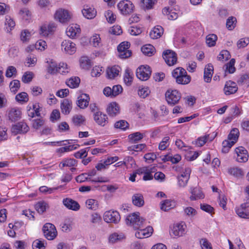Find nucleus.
Here are the masks:
<instances>
[{"label":"nucleus","mask_w":249,"mask_h":249,"mask_svg":"<svg viewBox=\"0 0 249 249\" xmlns=\"http://www.w3.org/2000/svg\"><path fill=\"white\" fill-rule=\"evenodd\" d=\"M237 23L236 18L234 17H230L226 21V27L230 31L233 30L236 26Z\"/></svg>","instance_id":"nucleus-44"},{"label":"nucleus","mask_w":249,"mask_h":249,"mask_svg":"<svg viewBox=\"0 0 249 249\" xmlns=\"http://www.w3.org/2000/svg\"><path fill=\"white\" fill-rule=\"evenodd\" d=\"M162 56L166 63L169 66L174 65L177 61V55L175 52L167 50L163 52Z\"/></svg>","instance_id":"nucleus-12"},{"label":"nucleus","mask_w":249,"mask_h":249,"mask_svg":"<svg viewBox=\"0 0 249 249\" xmlns=\"http://www.w3.org/2000/svg\"><path fill=\"white\" fill-rule=\"evenodd\" d=\"M133 204L138 207H142L144 205V201L143 196L141 194H134L132 197Z\"/></svg>","instance_id":"nucleus-36"},{"label":"nucleus","mask_w":249,"mask_h":249,"mask_svg":"<svg viewBox=\"0 0 249 249\" xmlns=\"http://www.w3.org/2000/svg\"><path fill=\"white\" fill-rule=\"evenodd\" d=\"M200 208L201 210L211 214L214 213V208L209 204L201 203Z\"/></svg>","instance_id":"nucleus-59"},{"label":"nucleus","mask_w":249,"mask_h":249,"mask_svg":"<svg viewBox=\"0 0 249 249\" xmlns=\"http://www.w3.org/2000/svg\"><path fill=\"white\" fill-rule=\"evenodd\" d=\"M80 83V79L77 76L71 77L66 81V85L71 89L78 87Z\"/></svg>","instance_id":"nucleus-34"},{"label":"nucleus","mask_w":249,"mask_h":249,"mask_svg":"<svg viewBox=\"0 0 249 249\" xmlns=\"http://www.w3.org/2000/svg\"><path fill=\"white\" fill-rule=\"evenodd\" d=\"M181 93L177 90H167L165 93L166 100L169 105L178 104L181 98Z\"/></svg>","instance_id":"nucleus-6"},{"label":"nucleus","mask_w":249,"mask_h":249,"mask_svg":"<svg viewBox=\"0 0 249 249\" xmlns=\"http://www.w3.org/2000/svg\"><path fill=\"white\" fill-rule=\"evenodd\" d=\"M231 54L230 52L226 50H222L217 56V59L220 61H226L230 59Z\"/></svg>","instance_id":"nucleus-47"},{"label":"nucleus","mask_w":249,"mask_h":249,"mask_svg":"<svg viewBox=\"0 0 249 249\" xmlns=\"http://www.w3.org/2000/svg\"><path fill=\"white\" fill-rule=\"evenodd\" d=\"M44 120L42 119H36L32 121V127L36 129H38L44 125Z\"/></svg>","instance_id":"nucleus-58"},{"label":"nucleus","mask_w":249,"mask_h":249,"mask_svg":"<svg viewBox=\"0 0 249 249\" xmlns=\"http://www.w3.org/2000/svg\"><path fill=\"white\" fill-rule=\"evenodd\" d=\"M157 171V167L155 166L150 165L147 166L146 171L144 173L142 179L144 181L151 180L153 179V176L152 173Z\"/></svg>","instance_id":"nucleus-33"},{"label":"nucleus","mask_w":249,"mask_h":249,"mask_svg":"<svg viewBox=\"0 0 249 249\" xmlns=\"http://www.w3.org/2000/svg\"><path fill=\"white\" fill-rule=\"evenodd\" d=\"M169 140V136L164 137L159 144V149L161 151L165 150L170 145Z\"/></svg>","instance_id":"nucleus-48"},{"label":"nucleus","mask_w":249,"mask_h":249,"mask_svg":"<svg viewBox=\"0 0 249 249\" xmlns=\"http://www.w3.org/2000/svg\"><path fill=\"white\" fill-rule=\"evenodd\" d=\"M150 67L147 65H142L136 70V76L138 79L142 81L147 80L151 75Z\"/></svg>","instance_id":"nucleus-8"},{"label":"nucleus","mask_w":249,"mask_h":249,"mask_svg":"<svg viewBox=\"0 0 249 249\" xmlns=\"http://www.w3.org/2000/svg\"><path fill=\"white\" fill-rule=\"evenodd\" d=\"M80 66L84 69H89L90 68V60L86 56H82L80 59Z\"/></svg>","instance_id":"nucleus-52"},{"label":"nucleus","mask_w":249,"mask_h":249,"mask_svg":"<svg viewBox=\"0 0 249 249\" xmlns=\"http://www.w3.org/2000/svg\"><path fill=\"white\" fill-rule=\"evenodd\" d=\"M228 173L235 178H240L243 177L244 172L242 168L238 167H231L228 169Z\"/></svg>","instance_id":"nucleus-31"},{"label":"nucleus","mask_w":249,"mask_h":249,"mask_svg":"<svg viewBox=\"0 0 249 249\" xmlns=\"http://www.w3.org/2000/svg\"><path fill=\"white\" fill-rule=\"evenodd\" d=\"M235 63V60L234 58H232L228 63L225 65V72L226 73L227 72L229 73H233L235 72L236 70L234 67Z\"/></svg>","instance_id":"nucleus-40"},{"label":"nucleus","mask_w":249,"mask_h":249,"mask_svg":"<svg viewBox=\"0 0 249 249\" xmlns=\"http://www.w3.org/2000/svg\"><path fill=\"white\" fill-rule=\"evenodd\" d=\"M85 117L80 114L74 115L72 119L73 124L76 126H80L85 122Z\"/></svg>","instance_id":"nucleus-46"},{"label":"nucleus","mask_w":249,"mask_h":249,"mask_svg":"<svg viewBox=\"0 0 249 249\" xmlns=\"http://www.w3.org/2000/svg\"><path fill=\"white\" fill-rule=\"evenodd\" d=\"M61 50L65 53L72 55L76 51V45L70 40H64L61 43Z\"/></svg>","instance_id":"nucleus-13"},{"label":"nucleus","mask_w":249,"mask_h":249,"mask_svg":"<svg viewBox=\"0 0 249 249\" xmlns=\"http://www.w3.org/2000/svg\"><path fill=\"white\" fill-rule=\"evenodd\" d=\"M89 149V147H86L80 149L74 154V157L76 159H82L87 157Z\"/></svg>","instance_id":"nucleus-50"},{"label":"nucleus","mask_w":249,"mask_h":249,"mask_svg":"<svg viewBox=\"0 0 249 249\" xmlns=\"http://www.w3.org/2000/svg\"><path fill=\"white\" fill-rule=\"evenodd\" d=\"M125 221L127 225L134 229H139L142 227L144 219L140 217L138 214L133 213L126 217Z\"/></svg>","instance_id":"nucleus-4"},{"label":"nucleus","mask_w":249,"mask_h":249,"mask_svg":"<svg viewBox=\"0 0 249 249\" xmlns=\"http://www.w3.org/2000/svg\"><path fill=\"white\" fill-rule=\"evenodd\" d=\"M150 93V90L148 87H143L139 89L138 91L139 95L142 98H146Z\"/></svg>","instance_id":"nucleus-62"},{"label":"nucleus","mask_w":249,"mask_h":249,"mask_svg":"<svg viewBox=\"0 0 249 249\" xmlns=\"http://www.w3.org/2000/svg\"><path fill=\"white\" fill-rule=\"evenodd\" d=\"M121 70V68L116 65L109 67L107 69V75L108 78L113 79L117 76Z\"/></svg>","instance_id":"nucleus-28"},{"label":"nucleus","mask_w":249,"mask_h":249,"mask_svg":"<svg viewBox=\"0 0 249 249\" xmlns=\"http://www.w3.org/2000/svg\"><path fill=\"white\" fill-rule=\"evenodd\" d=\"M142 53L145 55L151 56L155 53V49L153 46L151 44H146L143 46L141 48Z\"/></svg>","instance_id":"nucleus-38"},{"label":"nucleus","mask_w":249,"mask_h":249,"mask_svg":"<svg viewBox=\"0 0 249 249\" xmlns=\"http://www.w3.org/2000/svg\"><path fill=\"white\" fill-rule=\"evenodd\" d=\"M20 82L18 80H14L10 83V89L11 92L16 93L20 88Z\"/></svg>","instance_id":"nucleus-53"},{"label":"nucleus","mask_w":249,"mask_h":249,"mask_svg":"<svg viewBox=\"0 0 249 249\" xmlns=\"http://www.w3.org/2000/svg\"><path fill=\"white\" fill-rule=\"evenodd\" d=\"M105 16L107 21L110 23H114L116 20V15L111 10H107L105 13Z\"/></svg>","instance_id":"nucleus-55"},{"label":"nucleus","mask_w":249,"mask_h":249,"mask_svg":"<svg viewBox=\"0 0 249 249\" xmlns=\"http://www.w3.org/2000/svg\"><path fill=\"white\" fill-rule=\"evenodd\" d=\"M123 79L124 83L126 86H129L132 84L133 79V73L129 69H126L125 70Z\"/></svg>","instance_id":"nucleus-37"},{"label":"nucleus","mask_w":249,"mask_h":249,"mask_svg":"<svg viewBox=\"0 0 249 249\" xmlns=\"http://www.w3.org/2000/svg\"><path fill=\"white\" fill-rule=\"evenodd\" d=\"M37 62V58L32 55H29L26 58V66L28 67H34L36 65Z\"/></svg>","instance_id":"nucleus-57"},{"label":"nucleus","mask_w":249,"mask_h":249,"mask_svg":"<svg viewBox=\"0 0 249 249\" xmlns=\"http://www.w3.org/2000/svg\"><path fill=\"white\" fill-rule=\"evenodd\" d=\"M32 246L34 249H44L45 248L44 241L38 239L33 242Z\"/></svg>","instance_id":"nucleus-64"},{"label":"nucleus","mask_w":249,"mask_h":249,"mask_svg":"<svg viewBox=\"0 0 249 249\" xmlns=\"http://www.w3.org/2000/svg\"><path fill=\"white\" fill-rule=\"evenodd\" d=\"M213 73V67L211 64H207L204 69L203 78L206 83H210Z\"/></svg>","instance_id":"nucleus-26"},{"label":"nucleus","mask_w":249,"mask_h":249,"mask_svg":"<svg viewBox=\"0 0 249 249\" xmlns=\"http://www.w3.org/2000/svg\"><path fill=\"white\" fill-rule=\"evenodd\" d=\"M72 102L67 99L63 100L61 102L60 108L62 113L68 114L70 113L72 109Z\"/></svg>","instance_id":"nucleus-29"},{"label":"nucleus","mask_w":249,"mask_h":249,"mask_svg":"<svg viewBox=\"0 0 249 249\" xmlns=\"http://www.w3.org/2000/svg\"><path fill=\"white\" fill-rule=\"evenodd\" d=\"M145 136L144 133L136 132L128 136V139L131 143H136L142 140Z\"/></svg>","instance_id":"nucleus-39"},{"label":"nucleus","mask_w":249,"mask_h":249,"mask_svg":"<svg viewBox=\"0 0 249 249\" xmlns=\"http://www.w3.org/2000/svg\"><path fill=\"white\" fill-rule=\"evenodd\" d=\"M35 208L38 213H42L46 211V203L43 201L38 202L35 205Z\"/></svg>","instance_id":"nucleus-61"},{"label":"nucleus","mask_w":249,"mask_h":249,"mask_svg":"<svg viewBox=\"0 0 249 249\" xmlns=\"http://www.w3.org/2000/svg\"><path fill=\"white\" fill-rule=\"evenodd\" d=\"M172 75L176 79V81L178 84L187 85L191 82V77L188 75L186 70L181 67L174 69Z\"/></svg>","instance_id":"nucleus-2"},{"label":"nucleus","mask_w":249,"mask_h":249,"mask_svg":"<svg viewBox=\"0 0 249 249\" xmlns=\"http://www.w3.org/2000/svg\"><path fill=\"white\" fill-rule=\"evenodd\" d=\"M236 154V160L239 162H245L248 160L247 150L243 146H239L235 149Z\"/></svg>","instance_id":"nucleus-14"},{"label":"nucleus","mask_w":249,"mask_h":249,"mask_svg":"<svg viewBox=\"0 0 249 249\" xmlns=\"http://www.w3.org/2000/svg\"><path fill=\"white\" fill-rule=\"evenodd\" d=\"M249 206V204L246 203L235 208V212L239 217L245 219L249 218V212L246 209Z\"/></svg>","instance_id":"nucleus-22"},{"label":"nucleus","mask_w":249,"mask_h":249,"mask_svg":"<svg viewBox=\"0 0 249 249\" xmlns=\"http://www.w3.org/2000/svg\"><path fill=\"white\" fill-rule=\"evenodd\" d=\"M19 15L25 21H28L31 19V13L27 8L21 9L19 12Z\"/></svg>","instance_id":"nucleus-45"},{"label":"nucleus","mask_w":249,"mask_h":249,"mask_svg":"<svg viewBox=\"0 0 249 249\" xmlns=\"http://www.w3.org/2000/svg\"><path fill=\"white\" fill-rule=\"evenodd\" d=\"M217 40V36L213 34H209L206 37V43L207 46L210 47L215 46Z\"/></svg>","instance_id":"nucleus-41"},{"label":"nucleus","mask_w":249,"mask_h":249,"mask_svg":"<svg viewBox=\"0 0 249 249\" xmlns=\"http://www.w3.org/2000/svg\"><path fill=\"white\" fill-rule=\"evenodd\" d=\"M44 235L49 240H53L57 235V232L54 225L50 223H46L42 229Z\"/></svg>","instance_id":"nucleus-5"},{"label":"nucleus","mask_w":249,"mask_h":249,"mask_svg":"<svg viewBox=\"0 0 249 249\" xmlns=\"http://www.w3.org/2000/svg\"><path fill=\"white\" fill-rule=\"evenodd\" d=\"M130 44L128 42H123L121 43L117 47L119 56L121 58L125 59L128 58L131 55V51L128 50Z\"/></svg>","instance_id":"nucleus-10"},{"label":"nucleus","mask_w":249,"mask_h":249,"mask_svg":"<svg viewBox=\"0 0 249 249\" xmlns=\"http://www.w3.org/2000/svg\"><path fill=\"white\" fill-rule=\"evenodd\" d=\"M58 73L62 74H65L69 72V70L67 65L64 63H60L57 67Z\"/></svg>","instance_id":"nucleus-63"},{"label":"nucleus","mask_w":249,"mask_h":249,"mask_svg":"<svg viewBox=\"0 0 249 249\" xmlns=\"http://www.w3.org/2000/svg\"><path fill=\"white\" fill-rule=\"evenodd\" d=\"M120 107L116 102L110 103L107 108V111L110 116H115L119 113Z\"/></svg>","instance_id":"nucleus-30"},{"label":"nucleus","mask_w":249,"mask_h":249,"mask_svg":"<svg viewBox=\"0 0 249 249\" xmlns=\"http://www.w3.org/2000/svg\"><path fill=\"white\" fill-rule=\"evenodd\" d=\"M103 218L107 223L117 224L120 221L121 216L117 211L109 210L105 212Z\"/></svg>","instance_id":"nucleus-7"},{"label":"nucleus","mask_w":249,"mask_h":249,"mask_svg":"<svg viewBox=\"0 0 249 249\" xmlns=\"http://www.w3.org/2000/svg\"><path fill=\"white\" fill-rule=\"evenodd\" d=\"M189 191L191 194L189 198L191 201L202 199L205 197L202 191L197 187H191Z\"/></svg>","instance_id":"nucleus-21"},{"label":"nucleus","mask_w":249,"mask_h":249,"mask_svg":"<svg viewBox=\"0 0 249 249\" xmlns=\"http://www.w3.org/2000/svg\"><path fill=\"white\" fill-rule=\"evenodd\" d=\"M93 118L95 122L99 126L105 127L108 124L109 120L107 115L102 111H96L93 114Z\"/></svg>","instance_id":"nucleus-9"},{"label":"nucleus","mask_w":249,"mask_h":249,"mask_svg":"<svg viewBox=\"0 0 249 249\" xmlns=\"http://www.w3.org/2000/svg\"><path fill=\"white\" fill-rule=\"evenodd\" d=\"M12 130L16 134H25L29 130V127L25 122L22 121L13 125Z\"/></svg>","instance_id":"nucleus-17"},{"label":"nucleus","mask_w":249,"mask_h":249,"mask_svg":"<svg viewBox=\"0 0 249 249\" xmlns=\"http://www.w3.org/2000/svg\"><path fill=\"white\" fill-rule=\"evenodd\" d=\"M82 13L84 17L87 19H93L97 14L96 10L94 8L88 5L84 6Z\"/></svg>","instance_id":"nucleus-25"},{"label":"nucleus","mask_w":249,"mask_h":249,"mask_svg":"<svg viewBox=\"0 0 249 249\" xmlns=\"http://www.w3.org/2000/svg\"><path fill=\"white\" fill-rule=\"evenodd\" d=\"M62 202L63 204L69 210L77 211L80 208V206L78 202L70 198H64Z\"/></svg>","instance_id":"nucleus-20"},{"label":"nucleus","mask_w":249,"mask_h":249,"mask_svg":"<svg viewBox=\"0 0 249 249\" xmlns=\"http://www.w3.org/2000/svg\"><path fill=\"white\" fill-rule=\"evenodd\" d=\"M157 0H141L142 6L146 9H150L153 8Z\"/></svg>","instance_id":"nucleus-54"},{"label":"nucleus","mask_w":249,"mask_h":249,"mask_svg":"<svg viewBox=\"0 0 249 249\" xmlns=\"http://www.w3.org/2000/svg\"><path fill=\"white\" fill-rule=\"evenodd\" d=\"M86 205L89 209L96 210L99 206L98 201L94 199H89L86 201Z\"/></svg>","instance_id":"nucleus-43"},{"label":"nucleus","mask_w":249,"mask_h":249,"mask_svg":"<svg viewBox=\"0 0 249 249\" xmlns=\"http://www.w3.org/2000/svg\"><path fill=\"white\" fill-rule=\"evenodd\" d=\"M77 161L71 158H64L59 164V167L63 169L64 167L69 168L71 172H73L76 170Z\"/></svg>","instance_id":"nucleus-11"},{"label":"nucleus","mask_w":249,"mask_h":249,"mask_svg":"<svg viewBox=\"0 0 249 249\" xmlns=\"http://www.w3.org/2000/svg\"><path fill=\"white\" fill-rule=\"evenodd\" d=\"M199 243L202 249H213L211 243L206 238L201 239Z\"/></svg>","instance_id":"nucleus-60"},{"label":"nucleus","mask_w":249,"mask_h":249,"mask_svg":"<svg viewBox=\"0 0 249 249\" xmlns=\"http://www.w3.org/2000/svg\"><path fill=\"white\" fill-rule=\"evenodd\" d=\"M7 115L10 121L16 122L21 118V110L17 107L11 108L7 111Z\"/></svg>","instance_id":"nucleus-19"},{"label":"nucleus","mask_w":249,"mask_h":249,"mask_svg":"<svg viewBox=\"0 0 249 249\" xmlns=\"http://www.w3.org/2000/svg\"><path fill=\"white\" fill-rule=\"evenodd\" d=\"M55 18L60 22L64 23L69 21L71 16L67 10L60 9L56 11L54 15Z\"/></svg>","instance_id":"nucleus-16"},{"label":"nucleus","mask_w":249,"mask_h":249,"mask_svg":"<svg viewBox=\"0 0 249 249\" xmlns=\"http://www.w3.org/2000/svg\"><path fill=\"white\" fill-rule=\"evenodd\" d=\"M186 226L184 223H177L174 225L170 234L177 237L183 236L185 233Z\"/></svg>","instance_id":"nucleus-15"},{"label":"nucleus","mask_w":249,"mask_h":249,"mask_svg":"<svg viewBox=\"0 0 249 249\" xmlns=\"http://www.w3.org/2000/svg\"><path fill=\"white\" fill-rule=\"evenodd\" d=\"M15 22L11 17L6 16L5 17V26L7 32H10L15 26Z\"/></svg>","instance_id":"nucleus-42"},{"label":"nucleus","mask_w":249,"mask_h":249,"mask_svg":"<svg viewBox=\"0 0 249 249\" xmlns=\"http://www.w3.org/2000/svg\"><path fill=\"white\" fill-rule=\"evenodd\" d=\"M16 100L20 103H26L28 101V95L26 92H21L18 93L16 96Z\"/></svg>","instance_id":"nucleus-49"},{"label":"nucleus","mask_w":249,"mask_h":249,"mask_svg":"<svg viewBox=\"0 0 249 249\" xmlns=\"http://www.w3.org/2000/svg\"><path fill=\"white\" fill-rule=\"evenodd\" d=\"M61 229L63 231H70L72 229V221L70 219H66L61 225Z\"/></svg>","instance_id":"nucleus-56"},{"label":"nucleus","mask_w":249,"mask_h":249,"mask_svg":"<svg viewBox=\"0 0 249 249\" xmlns=\"http://www.w3.org/2000/svg\"><path fill=\"white\" fill-rule=\"evenodd\" d=\"M214 136L210 138V134H207L198 138L196 141L195 144L198 147H201L204 145L207 141H212L214 139Z\"/></svg>","instance_id":"nucleus-35"},{"label":"nucleus","mask_w":249,"mask_h":249,"mask_svg":"<svg viewBox=\"0 0 249 249\" xmlns=\"http://www.w3.org/2000/svg\"><path fill=\"white\" fill-rule=\"evenodd\" d=\"M66 33L70 38H74L81 33L80 26L77 24H71L67 27Z\"/></svg>","instance_id":"nucleus-18"},{"label":"nucleus","mask_w":249,"mask_h":249,"mask_svg":"<svg viewBox=\"0 0 249 249\" xmlns=\"http://www.w3.org/2000/svg\"><path fill=\"white\" fill-rule=\"evenodd\" d=\"M89 100L90 98L88 94L82 93L78 96L76 104L80 108L84 109L88 106Z\"/></svg>","instance_id":"nucleus-23"},{"label":"nucleus","mask_w":249,"mask_h":249,"mask_svg":"<svg viewBox=\"0 0 249 249\" xmlns=\"http://www.w3.org/2000/svg\"><path fill=\"white\" fill-rule=\"evenodd\" d=\"M163 28L161 26L157 25L150 32V36L152 39L159 38L163 35Z\"/></svg>","instance_id":"nucleus-32"},{"label":"nucleus","mask_w":249,"mask_h":249,"mask_svg":"<svg viewBox=\"0 0 249 249\" xmlns=\"http://www.w3.org/2000/svg\"><path fill=\"white\" fill-rule=\"evenodd\" d=\"M177 205L176 201L173 199H166L160 203V209L163 211H168L174 208Z\"/></svg>","instance_id":"nucleus-27"},{"label":"nucleus","mask_w":249,"mask_h":249,"mask_svg":"<svg viewBox=\"0 0 249 249\" xmlns=\"http://www.w3.org/2000/svg\"><path fill=\"white\" fill-rule=\"evenodd\" d=\"M169 8L165 7L162 9V13L168 15V18L170 20L176 19L178 17V15L176 12H171L169 10Z\"/></svg>","instance_id":"nucleus-51"},{"label":"nucleus","mask_w":249,"mask_h":249,"mask_svg":"<svg viewBox=\"0 0 249 249\" xmlns=\"http://www.w3.org/2000/svg\"><path fill=\"white\" fill-rule=\"evenodd\" d=\"M223 90L226 95H230L235 93L238 90V87L235 82L230 80L226 82Z\"/></svg>","instance_id":"nucleus-24"},{"label":"nucleus","mask_w":249,"mask_h":249,"mask_svg":"<svg viewBox=\"0 0 249 249\" xmlns=\"http://www.w3.org/2000/svg\"><path fill=\"white\" fill-rule=\"evenodd\" d=\"M239 136V131L236 128H232L228 136L227 139L222 142V151L227 153L230 148L236 142Z\"/></svg>","instance_id":"nucleus-1"},{"label":"nucleus","mask_w":249,"mask_h":249,"mask_svg":"<svg viewBox=\"0 0 249 249\" xmlns=\"http://www.w3.org/2000/svg\"><path fill=\"white\" fill-rule=\"evenodd\" d=\"M117 8L122 15L127 16L133 12L135 6L130 0H123L118 3Z\"/></svg>","instance_id":"nucleus-3"}]
</instances>
